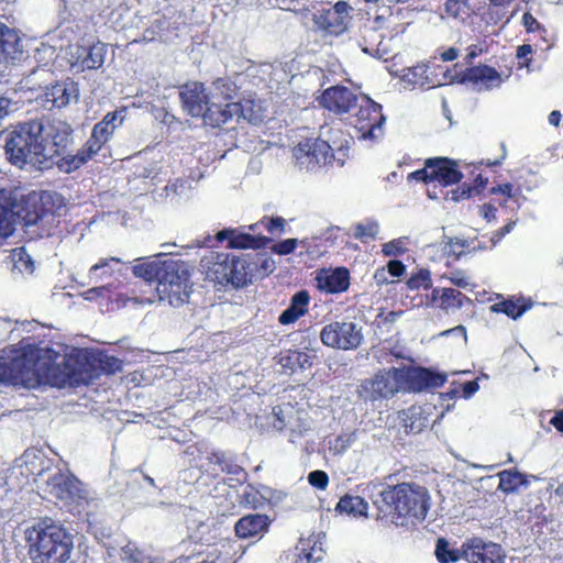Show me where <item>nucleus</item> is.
Returning <instances> with one entry per match:
<instances>
[{
	"label": "nucleus",
	"mask_w": 563,
	"mask_h": 563,
	"mask_svg": "<svg viewBox=\"0 0 563 563\" xmlns=\"http://www.w3.org/2000/svg\"><path fill=\"white\" fill-rule=\"evenodd\" d=\"M429 66L424 63L417 64L416 66L402 70L401 80L408 88L430 89L443 86L441 80L429 76Z\"/></svg>",
	"instance_id": "obj_29"
},
{
	"label": "nucleus",
	"mask_w": 563,
	"mask_h": 563,
	"mask_svg": "<svg viewBox=\"0 0 563 563\" xmlns=\"http://www.w3.org/2000/svg\"><path fill=\"white\" fill-rule=\"evenodd\" d=\"M207 461L211 472H213V476H218L219 472L232 476H239L244 473L243 467L236 463L234 456L224 451L211 452Z\"/></svg>",
	"instance_id": "obj_31"
},
{
	"label": "nucleus",
	"mask_w": 563,
	"mask_h": 563,
	"mask_svg": "<svg viewBox=\"0 0 563 563\" xmlns=\"http://www.w3.org/2000/svg\"><path fill=\"white\" fill-rule=\"evenodd\" d=\"M516 222L514 221H510L508 223H506L505 225H503L501 228H499L498 230H496L494 233H493V236H492V242L493 244H496L498 243L499 241L503 240V238L508 234L515 227Z\"/></svg>",
	"instance_id": "obj_59"
},
{
	"label": "nucleus",
	"mask_w": 563,
	"mask_h": 563,
	"mask_svg": "<svg viewBox=\"0 0 563 563\" xmlns=\"http://www.w3.org/2000/svg\"><path fill=\"white\" fill-rule=\"evenodd\" d=\"M378 234V224L374 221L367 223H357L354 227V238L363 243L374 240Z\"/></svg>",
	"instance_id": "obj_45"
},
{
	"label": "nucleus",
	"mask_w": 563,
	"mask_h": 563,
	"mask_svg": "<svg viewBox=\"0 0 563 563\" xmlns=\"http://www.w3.org/2000/svg\"><path fill=\"white\" fill-rule=\"evenodd\" d=\"M4 143L9 161L19 167L29 164L41 170L48 169L55 164L60 143Z\"/></svg>",
	"instance_id": "obj_9"
},
{
	"label": "nucleus",
	"mask_w": 563,
	"mask_h": 563,
	"mask_svg": "<svg viewBox=\"0 0 563 563\" xmlns=\"http://www.w3.org/2000/svg\"><path fill=\"white\" fill-rule=\"evenodd\" d=\"M505 157V153L500 156V158L490 161H482L478 164H465V176L470 180V183H463L457 186L455 189L451 190V200L460 201L464 199L471 198L473 195H479L488 184V178L483 176L481 166H498L501 163V159Z\"/></svg>",
	"instance_id": "obj_16"
},
{
	"label": "nucleus",
	"mask_w": 563,
	"mask_h": 563,
	"mask_svg": "<svg viewBox=\"0 0 563 563\" xmlns=\"http://www.w3.org/2000/svg\"><path fill=\"white\" fill-rule=\"evenodd\" d=\"M70 125L60 120L30 119L16 123L5 141H67Z\"/></svg>",
	"instance_id": "obj_8"
},
{
	"label": "nucleus",
	"mask_w": 563,
	"mask_h": 563,
	"mask_svg": "<svg viewBox=\"0 0 563 563\" xmlns=\"http://www.w3.org/2000/svg\"><path fill=\"white\" fill-rule=\"evenodd\" d=\"M428 426V418L420 407L408 409L405 418V427L408 432L419 433Z\"/></svg>",
	"instance_id": "obj_42"
},
{
	"label": "nucleus",
	"mask_w": 563,
	"mask_h": 563,
	"mask_svg": "<svg viewBox=\"0 0 563 563\" xmlns=\"http://www.w3.org/2000/svg\"><path fill=\"white\" fill-rule=\"evenodd\" d=\"M461 80L473 84L477 90H492L500 87L505 79L494 67L479 65L467 68Z\"/></svg>",
	"instance_id": "obj_24"
},
{
	"label": "nucleus",
	"mask_w": 563,
	"mask_h": 563,
	"mask_svg": "<svg viewBox=\"0 0 563 563\" xmlns=\"http://www.w3.org/2000/svg\"><path fill=\"white\" fill-rule=\"evenodd\" d=\"M51 199V196L47 194L42 195H30L22 203L21 209L19 210V214L22 217L25 225L36 224L40 220H42L48 209H46V203Z\"/></svg>",
	"instance_id": "obj_27"
},
{
	"label": "nucleus",
	"mask_w": 563,
	"mask_h": 563,
	"mask_svg": "<svg viewBox=\"0 0 563 563\" xmlns=\"http://www.w3.org/2000/svg\"><path fill=\"white\" fill-rule=\"evenodd\" d=\"M521 192L520 187L515 188L512 184L505 183L489 189L490 195H503L506 198H514Z\"/></svg>",
	"instance_id": "obj_51"
},
{
	"label": "nucleus",
	"mask_w": 563,
	"mask_h": 563,
	"mask_svg": "<svg viewBox=\"0 0 563 563\" xmlns=\"http://www.w3.org/2000/svg\"><path fill=\"white\" fill-rule=\"evenodd\" d=\"M201 267L208 279L224 287L239 289L252 283L253 264L247 255L210 251L201 258Z\"/></svg>",
	"instance_id": "obj_6"
},
{
	"label": "nucleus",
	"mask_w": 563,
	"mask_h": 563,
	"mask_svg": "<svg viewBox=\"0 0 563 563\" xmlns=\"http://www.w3.org/2000/svg\"><path fill=\"white\" fill-rule=\"evenodd\" d=\"M308 483L320 490H324L329 485V476L324 471L316 470L309 473Z\"/></svg>",
	"instance_id": "obj_49"
},
{
	"label": "nucleus",
	"mask_w": 563,
	"mask_h": 563,
	"mask_svg": "<svg viewBox=\"0 0 563 563\" xmlns=\"http://www.w3.org/2000/svg\"><path fill=\"white\" fill-rule=\"evenodd\" d=\"M122 369V361L104 353H77L64 357L60 364L48 367L51 383L59 388L89 385L102 374Z\"/></svg>",
	"instance_id": "obj_2"
},
{
	"label": "nucleus",
	"mask_w": 563,
	"mask_h": 563,
	"mask_svg": "<svg viewBox=\"0 0 563 563\" xmlns=\"http://www.w3.org/2000/svg\"><path fill=\"white\" fill-rule=\"evenodd\" d=\"M444 9L450 16L459 18L464 12L465 2L463 0H446Z\"/></svg>",
	"instance_id": "obj_54"
},
{
	"label": "nucleus",
	"mask_w": 563,
	"mask_h": 563,
	"mask_svg": "<svg viewBox=\"0 0 563 563\" xmlns=\"http://www.w3.org/2000/svg\"><path fill=\"white\" fill-rule=\"evenodd\" d=\"M35 101L44 110H60L79 99L78 84L70 78L51 82L44 90L34 96Z\"/></svg>",
	"instance_id": "obj_10"
},
{
	"label": "nucleus",
	"mask_w": 563,
	"mask_h": 563,
	"mask_svg": "<svg viewBox=\"0 0 563 563\" xmlns=\"http://www.w3.org/2000/svg\"><path fill=\"white\" fill-rule=\"evenodd\" d=\"M46 485L47 492L58 500L69 503L81 497V482L73 474L58 471L47 479Z\"/></svg>",
	"instance_id": "obj_20"
},
{
	"label": "nucleus",
	"mask_w": 563,
	"mask_h": 563,
	"mask_svg": "<svg viewBox=\"0 0 563 563\" xmlns=\"http://www.w3.org/2000/svg\"><path fill=\"white\" fill-rule=\"evenodd\" d=\"M107 47L98 42L89 46H77L71 53L70 65L77 71L85 69H98L104 63Z\"/></svg>",
	"instance_id": "obj_23"
},
{
	"label": "nucleus",
	"mask_w": 563,
	"mask_h": 563,
	"mask_svg": "<svg viewBox=\"0 0 563 563\" xmlns=\"http://www.w3.org/2000/svg\"><path fill=\"white\" fill-rule=\"evenodd\" d=\"M432 181H438L442 186L459 184L464 174L459 169L455 161L446 157L429 159Z\"/></svg>",
	"instance_id": "obj_26"
},
{
	"label": "nucleus",
	"mask_w": 563,
	"mask_h": 563,
	"mask_svg": "<svg viewBox=\"0 0 563 563\" xmlns=\"http://www.w3.org/2000/svg\"><path fill=\"white\" fill-rule=\"evenodd\" d=\"M40 349L33 344L10 345L0 353V385L36 388L41 378L35 369Z\"/></svg>",
	"instance_id": "obj_5"
},
{
	"label": "nucleus",
	"mask_w": 563,
	"mask_h": 563,
	"mask_svg": "<svg viewBox=\"0 0 563 563\" xmlns=\"http://www.w3.org/2000/svg\"><path fill=\"white\" fill-rule=\"evenodd\" d=\"M110 291V288L108 286H100V287H92L86 290L82 294V297L86 300H95L98 297H103L107 292Z\"/></svg>",
	"instance_id": "obj_57"
},
{
	"label": "nucleus",
	"mask_w": 563,
	"mask_h": 563,
	"mask_svg": "<svg viewBox=\"0 0 563 563\" xmlns=\"http://www.w3.org/2000/svg\"><path fill=\"white\" fill-rule=\"evenodd\" d=\"M498 476V489L506 494L515 493L519 487L529 485L527 476L516 470L501 471Z\"/></svg>",
	"instance_id": "obj_39"
},
{
	"label": "nucleus",
	"mask_w": 563,
	"mask_h": 563,
	"mask_svg": "<svg viewBox=\"0 0 563 563\" xmlns=\"http://www.w3.org/2000/svg\"><path fill=\"white\" fill-rule=\"evenodd\" d=\"M386 271L393 277H400L405 274L406 266L399 260H391L388 262Z\"/></svg>",
	"instance_id": "obj_56"
},
{
	"label": "nucleus",
	"mask_w": 563,
	"mask_h": 563,
	"mask_svg": "<svg viewBox=\"0 0 563 563\" xmlns=\"http://www.w3.org/2000/svg\"><path fill=\"white\" fill-rule=\"evenodd\" d=\"M260 224H263L272 235H276L285 231L286 221L282 217H264L260 222L250 225V230L255 231Z\"/></svg>",
	"instance_id": "obj_46"
},
{
	"label": "nucleus",
	"mask_w": 563,
	"mask_h": 563,
	"mask_svg": "<svg viewBox=\"0 0 563 563\" xmlns=\"http://www.w3.org/2000/svg\"><path fill=\"white\" fill-rule=\"evenodd\" d=\"M298 245L297 239H286L280 242L275 243L271 250L273 253L277 255H288L291 254Z\"/></svg>",
	"instance_id": "obj_50"
},
{
	"label": "nucleus",
	"mask_w": 563,
	"mask_h": 563,
	"mask_svg": "<svg viewBox=\"0 0 563 563\" xmlns=\"http://www.w3.org/2000/svg\"><path fill=\"white\" fill-rule=\"evenodd\" d=\"M218 242L228 241L229 249L239 250H261L267 247L273 240L265 235H252L250 233L240 232L236 229H224L217 233Z\"/></svg>",
	"instance_id": "obj_22"
},
{
	"label": "nucleus",
	"mask_w": 563,
	"mask_h": 563,
	"mask_svg": "<svg viewBox=\"0 0 563 563\" xmlns=\"http://www.w3.org/2000/svg\"><path fill=\"white\" fill-rule=\"evenodd\" d=\"M268 526L269 520L266 515L254 514L239 519L235 523L234 530L239 538L247 539L266 531Z\"/></svg>",
	"instance_id": "obj_30"
},
{
	"label": "nucleus",
	"mask_w": 563,
	"mask_h": 563,
	"mask_svg": "<svg viewBox=\"0 0 563 563\" xmlns=\"http://www.w3.org/2000/svg\"><path fill=\"white\" fill-rule=\"evenodd\" d=\"M13 232L12 222L7 208L0 206V239H5Z\"/></svg>",
	"instance_id": "obj_52"
},
{
	"label": "nucleus",
	"mask_w": 563,
	"mask_h": 563,
	"mask_svg": "<svg viewBox=\"0 0 563 563\" xmlns=\"http://www.w3.org/2000/svg\"><path fill=\"white\" fill-rule=\"evenodd\" d=\"M550 423L560 432H563V410L558 411L550 420Z\"/></svg>",
	"instance_id": "obj_64"
},
{
	"label": "nucleus",
	"mask_w": 563,
	"mask_h": 563,
	"mask_svg": "<svg viewBox=\"0 0 563 563\" xmlns=\"http://www.w3.org/2000/svg\"><path fill=\"white\" fill-rule=\"evenodd\" d=\"M532 53V46L530 44H523V45H520L518 48H517V58L518 59H523L525 63H522L520 65V67L522 66H526L528 67L529 66V62L530 59L528 58V56Z\"/></svg>",
	"instance_id": "obj_63"
},
{
	"label": "nucleus",
	"mask_w": 563,
	"mask_h": 563,
	"mask_svg": "<svg viewBox=\"0 0 563 563\" xmlns=\"http://www.w3.org/2000/svg\"><path fill=\"white\" fill-rule=\"evenodd\" d=\"M531 308V302L523 298H508L490 306V311L496 313H504L507 317L516 320L520 318L527 310Z\"/></svg>",
	"instance_id": "obj_37"
},
{
	"label": "nucleus",
	"mask_w": 563,
	"mask_h": 563,
	"mask_svg": "<svg viewBox=\"0 0 563 563\" xmlns=\"http://www.w3.org/2000/svg\"><path fill=\"white\" fill-rule=\"evenodd\" d=\"M395 368L378 371L373 377L364 379L361 395L371 401L395 396L401 389L400 376Z\"/></svg>",
	"instance_id": "obj_13"
},
{
	"label": "nucleus",
	"mask_w": 563,
	"mask_h": 563,
	"mask_svg": "<svg viewBox=\"0 0 563 563\" xmlns=\"http://www.w3.org/2000/svg\"><path fill=\"white\" fill-rule=\"evenodd\" d=\"M358 98L349 88L343 86H333L323 91L320 97V104L338 114L350 112L358 107L357 124L355 129L361 133L360 139H380L383 137V125L385 117L382 113V106L367 96Z\"/></svg>",
	"instance_id": "obj_3"
},
{
	"label": "nucleus",
	"mask_w": 563,
	"mask_h": 563,
	"mask_svg": "<svg viewBox=\"0 0 563 563\" xmlns=\"http://www.w3.org/2000/svg\"><path fill=\"white\" fill-rule=\"evenodd\" d=\"M209 98L211 100V108L207 117L212 112L213 117L227 110V103H231L232 99L238 93V86L230 78L216 79L208 89ZM207 125L211 126L209 118H207Z\"/></svg>",
	"instance_id": "obj_21"
},
{
	"label": "nucleus",
	"mask_w": 563,
	"mask_h": 563,
	"mask_svg": "<svg viewBox=\"0 0 563 563\" xmlns=\"http://www.w3.org/2000/svg\"><path fill=\"white\" fill-rule=\"evenodd\" d=\"M163 261H143L132 267L134 276L144 279L147 283H158L162 272Z\"/></svg>",
	"instance_id": "obj_40"
},
{
	"label": "nucleus",
	"mask_w": 563,
	"mask_h": 563,
	"mask_svg": "<svg viewBox=\"0 0 563 563\" xmlns=\"http://www.w3.org/2000/svg\"><path fill=\"white\" fill-rule=\"evenodd\" d=\"M213 117L209 114L212 128H219L221 124L229 123L232 120L239 121L243 119L250 123L256 124L264 119V110L262 104L254 99H243L238 102L227 103V110Z\"/></svg>",
	"instance_id": "obj_14"
},
{
	"label": "nucleus",
	"mask_w": 563,
	"mask_h": 563,
	"mask_svg": "<svg viewBox=\"0 0 563 563\" xmlns=\"http://www.w3.org/2000/svg\"><path fill=\"white\" fill-rule=\"evenodd\" d=\"M179 98L183 110L191 117H201L207 125V113L211 108L209 92L203 84L192 81L180 87Z\"/></svg>",
	"instance_id": "obj_17"
},
{
	"label": "nucleus",
	"mask_w": 563,
	"mask_h": 563,
	"mask_svg": "<svg viewBox=\"0 0 563 563\" xmlns=\"http://www.w3.org/2000/svg\"><path fill=\"white\" fill-rule=\"evenodd\" d=\"M435 556L440 563H455L461 559L464 560V542L460 549H452L445 539L440 538L435 547Z\"/></svg>",
	"instance_id": "obj_41"
},
{
	"label": "nucleus",
	"mask_w": 563,
	"mask_h": 563,
	"mask_svg": "<svg viewBox=\"0 0 563 563\" xmlns=\"http://www.w3.org/2000/svg\"><path fill=\"white\" fill-rule=\"evenodd\" d=\"M376 519L396 527L417 525L426 519L431 496L426 486L416 482L385 483L373 499Z\"/></svg>",
	"instance_id": "obj_1"
},
{
	"label": "nucleus",
	"mask_w": 563,
	"mask_h": 563,
	"mask_svg": "<svg viewBox=\"0 0 563 563\" xmlns=\"http://www.w3.org/2000/svg\"><path fill=\"white\" fill-rule=\"evenodd\" d=\"M521 22L528 33H539L544 38L545 27L530 12L523 13Z\"/></svg>",
	"instance_id": "obj_48"
},
{
	"label": "nucleus",
	"mask_w": 563,
	"mask_h": 563,
	"mask_svg": "<svg viewBox=\"0 0 563 563\" xmlns=\"http://www.w3.org/2000/svg\"><path fill=\"white\" fill-rule=\"evenodd\" d=\"M126 112L128 109L122 107L107 113L103 119L93 126L91 140L108 141L110 137H112L114 131L123 124L126 118Z\"/></svg>",
	"instance_id": "obj_28"
},
{
	"label": "nucleus",
	"mask_w": 563,
	"mask_h": 563,
	"mask_svg": "<svg viewBox=\"0 0 563 563\" xmlns=\"http://www.w3.org/2000/svg\"><path fill=\"white\" fill-rule=\"evenodd\" d=\"M324 551L317 542L310 545V542L302 543L298 560L300 563H318L323 559Z\"/></svg>",
	"instance_id": "obj_43"
},
{
	"label": "nucleus",
	"mask_w": 563,
	"mask_h": 563,
	"mask_svg": "<svg viewBox=\"0 0 563 563\" xmlns=\"http://www.w3.org/2000/svg\"><path fill=\"white\" fill-rule=\"evenodd\" d=\"M33 563H66L74 549L73 536L51 518H42L25 531Z\"/></svg>",
	"instance_id": "obj_4"
},
{
	"label": "nucleus",
	"mask_w": 563,
	"mask_h": 563,
	"mask_svg": "<svg viewBox=\"0 0 563 563\" xmlns=\"http://www.w3.org/2000/svg\"><path fill=\"white\" fill-rule=\"evenodd\" d=\"M400 376L401 389L419 393L430 388H439L446 382V376L427 367L395 368Z\"/></svg>",
	"instance_id": "obj_15"
},
{
	"label": "nucleus",
	"mask_w": 563,
	"mask_h": 563,
	"mask_svg": "<svg viewBox=\"0 0 563 563\" xmlns=\"http://www.w3.org/2000/svg\"><path fill=\"white\" fill-rule=\"evenodd\" d=\"M314 23L319 29L335 35L343 33L347 24V22L341 19V15H338L329 9L318 11V13L314 14Z\"/></svg>",
	"instance_id": "obj_36"
},
{
	"label": "nucleus",
	"mask_w": 563,
	"mask_h": 563,
	"mask_svg": "<svg viewBox=\"0 0 563 563\" xmlns=\"http://www.w3.org/2000/svg\"><path fill=\"white\" fill-rule=\"evenodd\" d=\"M278 364L286 371L295 373L297 369H306L312 366L311 357L308 353L300 350H286L282 352Z\"/></svg>",
	"instance_id": "obj_35"
},
{
	"label": "nucleus",
	"mask_w": 563,
	"mask_h": 563,
	"mask_svg": "<svg viewBox=\"0 0 563 563\" xmlns=\"http://www.w3.org/2000/svg\"><path fill=\"white\" fill-rule=\"evenodd\" d=\"M321 342L332 349L354 350L361 345L363 334L353 322H331L320 333Z\"/></svg>",
	"instance_id": "obj_12"
},
{
	"label": "nucleus",
	"mask_w": 563,
	"mask_h": 563,
	"mask_svg": "<svg viewBox=\"0 0 563 563\" xmlns=\"http://www.w3.org/2000/svg\"><path fill=\"white\" fill-rule=\"evenodd\" d=\"M503 548L492 541L473 537L464 542V560L467 563H505Z\"/></svg>",
	"instance_id": "obj_18"
},
{
	"label": "nucleus",
	"mask_w": 563,
	"mask_h": 563,
	"mask_svg": "<svg viewBox=\"0 0 563 563\" xmlns=\"http://www.w3.org/2000/svg\"><path fill=\"white\" fill-rule=\"evenodd\" d=\"M167 27V21L165 18L156 16L152 22L150 27H147L143 34L142 41L151 42L155 38V36Z\"/></svg>",
	"instance_id": "obj_47"
},
{
	"label": "nucleus",
	"mask_w": 563,
	"mask_h": 563,
	"mask_svg": "<svg viewBox=\"0 0 563 563\" xmlns=\"http://www.w3.org/2000/svg\"><path fill=\"white\" fill-rule=\"evenodd\" d=\"M21 53V40L13 29L0 22V60L14 59Z\"/></svg>",
	"instance_id": "obj_34"
},
{
	"label": "nucleus",
	"mask_w": 563,
	"mask_h": 563,
	"mask_svg": "<svg viewBox=\"0 0 563 563\" xmlns=\"http://www.w3.org/2000/svg\"><path fill=\"white\" fill-rule=\"evenodd\" d=\"M422 303L426 307L449 311L460 309L465 305H472V299L457 289L435 287L432 288L430 294L426 295Z\"/></svg>",
	"instance_id": "obj_19"
},
{
	"label": "nucleus",
	"mask_w": 563,
	"mask_h": 563,
	"mask_svg": "<svg viewBox=\"0 0 563 563\" xmlns=\"http://www.w3.org/2000/svg\"><path fill=\"white\" fill-rule=\"evenodd\" d=\"M383 253L387 256H395L398 254H401L404 252L402 247L399 245V242L391 241L388 243H385L383 245Z\"/></svg>",
	"instance_id": "obj_61"
},
{
	"label": "nucleus",
	"mask_w": 563,
	"mask_h": 563,
	"mask_svg": "<svg viewBox=\"0 0 563 563\" xmlns=\"http://www.w3.org/2000/svg\"><path fill=\"white\" fill-rule=\"evenodd\" d=\"M335 510L340 514H347L353 516H366L368 510L367 501L361 496L344 495L340 498L335 506Z\"/></svg>",
	"instance_id": "obj_38"
},
{
	"label": "nucleus",
	"mask_w": 563,
	"mask_h": 563,
	"mask_svg": "<svg viewBox=\"0 0 563 563\" xmlns=\"http://www.w3.org/2000/svg\"><path fill=\"white\" fill-rule=\"evenodd\" d=\"M103 143H91L88 151H87V154H78L77 156H75L73 159H71V163L74 164V167L75 168H78L81 164L86 163L88 159H90L95 154L98 153V151L100 150L101 145Z\"/></svg>",
	"instance_id": "obj_53"
},
{
	"label": "nucleus",
	"mask_w": 563,
	"mask_h": 563,
	"mask_svg": "<svg viewBox=\"0 0 563 563\" xmlns=\"http://www.w3.org/2000/svg\"><path fill=\"white\" fill-rule=\"evenodd\" d=\"M257 495L258 492L252 485H249L245 487L243 492L242 501L245 503L246 505L255 507L257 503Z\"/></svg>",
	"instance_id": "obj_58"
},
{
	"label": "nucleus",
	"mask_w": 563,
	"mask_h": 563,
	"mask_svg": "<svg viewBox=\"0 0 563 563\" xmlns=\"http://www.w3.org/2000/svg\"><path fill=\"white\" fill-rule=\"evenodd\" d=\"M496 212L497 208L492 203H484L479 209L481 217H483L488 222L496 219Z\"/></svg>",
	"instance_id": "obj_60"
},
{
	"label": "nucleus",
	"mask_w": 563,
	"mask_h": 563,
	"mask_svg": "<svg viewBox=\"0 0 563 563\" xmlns=\"http://www.w3.org/2000/svg\"><path fill=\"white\" fill-rule=\"evenodd\" d=\"M408 289L410 290H418L420 288L422 289H431L432 290V279L430 271L428 269H420L418 273L411 275L407 283H406Z\"/></svg>",
	"instance_id": "obj_44"
},
{
	"label": "nucleus",
	"mask_w": 563,
	"mask_h": 563,
	"mask_svg": "<svg viewBox=\"0 0 563 563\" xmlns=\"http://www.w3.org/2000/svg\"><path fill=\"white\" fill-rule=\"evenodd\" d=\"M46 64L42 67L32 69L19 82L20 90H27L35 95L42 92L45 86H49L53 79V71L45 68Z\"/></svg>",
	"instance_id": "obj_33"
},
{
	"label": "nucleus",
	"mask_w": 563,
	"mask_h": 563,
	"mask_svg": "<svg viewBox=\"0 0 563 563\" xmlns=\"http://www.w3.org/2000/svg\"><path fill=\"white\" fill-rule=\"evenodd\" d=\"M332 12H335L338 15H341V19H343L345 22L349 21V4L344 1L336 2L333 7L328 8Z\"/></svg>",
	"instance_id": "obj_62"
},
{
	"label": "nucleus",
	"mask_w": 563,
	"mask_h": 563,
	"mask_svg": "<svg viewBox=\"0 0 563 563\" xmlns=\"http://www.w3.org/2000/svg\"><path fill=\"white\" fill-rule=\"evenodd\" d=\"M190 272L180 260H164L156 291L161 301L178 307L188 301L190 296Z\"/></svg>",
	"instance_id": "obj_7"
},
{
	"label": "nucleus",
	"mask_w": 563,
	"mask_h": 563,
	"mask_svg": "<svg viewBox=\"0 0 563 563\" xmlns=\"http://www.w3.org/2000/svg\"><path fill=\"white\" fill-rule=\"evenodd\" d=\"M309 303L310 296L307 290L296 292L290 299L289 307L279 314L278 322L283 325L295 323L308 312Z\"/></svg>",
	"instance_id": "obj_32"
},
{
	"label": "nucleus",
	"mask_w": 563,
	"mask_h": 563,
	"mask_svg": "<svg viewBox=\"0 0 563 563\" xmlns=\"http://www.w3.org/2000/svg\"><path fill=\"white\" fill-rule=\"evenodd\" d=\"M408 179L422 183H431L432 175L431 169L429 168V161H427L426 166L423 168L410 173L408 175Z\"/></svg>",
	"instance_id": "obj_55"
},
{
	"label": "nucleus",
	"mask_w": 563,
	"mask_h": 563,
	"mask_svg": "<svg viewBox=\"0 0 563 563\" xmlns=\"http://www.w3.org/2000/svg\"><path fill=\"white\" fill-rule=\"evenodd\" d=\"M291 153L295 166L305 172H313L334 159L330 143H297Z\"/></svg>",
	"instance_id": "obj_11"
},
{
	"label": "nucleus",
	"mask_w": 563,
	"mask_h": 563,
	"mask_svg": "<svg viewBox=\"0 0 563 563\" xmlns=\"http://www.w3.org/2000/svg\"><path fill=\"white\" fill-rule=\"evenodd\" d=\"M316 282L318 289L327 294L344 292L350 287V272L346 267L321 269Z\"/></svg>",
	"instance_id": "obj_25"
}]
</instances>
